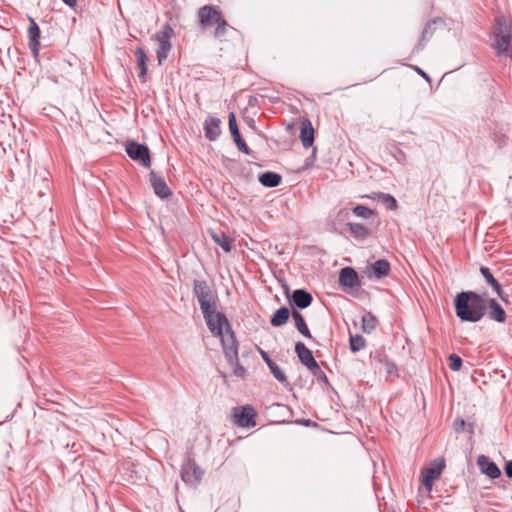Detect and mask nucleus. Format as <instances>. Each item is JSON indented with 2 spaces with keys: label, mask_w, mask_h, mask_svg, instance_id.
Wrapping results in <instances>:
<instances>
[{
  "label": "nucleus",
  "mask_w": 512,
  "mask_h": 512,
  "mask_svg": "<svg viewBox=\"0 0 512 512\" xmlns=\"http://www.w3.org/2000/svg\"><path fill=\"white\" fill-rule=\"evenodd\" d=\"M454 308L462 322L476 323L486 314L487 298L474 291H462L454 298Z\"/></svg>",
  "instance_id": "obj_1"
},
{
  "label": "nucleus",
  "mask_w": 512,
  "mask_h": 512,
  "mask_svg": "<svg viewBox=\"0 0 512 512\" xmlns=\"http://www.w3.org/2000/svg\"><path fill=\"white\" fill-rule=\"evenodd\" d=\"M193 294L198 300L203 315L212 313V309L216 308L217 296L205 280H194Z\"/></svg>",
  "instance_id": "obj_2"
},
{
  "label": "nucleus",
  "mask_w": 512,
  "mask_h": 512,
  "mask_svg": "<svg viewBox=\"0 0 512 512\" xmlns=\"http://www.w3.org/2000/svg\"><path fill=\"white\" fill-rule=\"evenodd\" d=\"M203 471L193 458V452L187 451L181 465V479L188 485L197 486L202 479Z\"/></svg>",
  "instance_id": "obj_3"
},
{
  "label": "nucleus",
  "mask_w": 512,
  "mask_h": 512,
  "mask_svg": "<svg viewBox=\"0 0 512 512\" xmlns=\"http://www.w3.org/2000/svg\"><path fill=\"white\" fill-rule=\"evenodd\" d=\"M173 35L174 30L169 24L164 25L160 31L153 35V39L158 43L156 56L159 65H161L168 58L169 52L172 48L171 38Z\"/></svg>",
  "instance_id": "obj_4"
},
{
  "label": "nucleus",
  "mask_w": 512,
  "mask_h": 512,
  "mask_svg": "<svg viewBox=\"0 0 512 512\" xmlns=\"http://www.w3.org/2000/svg\"><path fill=\"white\" fill-rule=\"evenodd\" d=\"M495 48L498 56L512 58V31L509 27H503L499 19L495 31Z\"/></svg>",
  "instance_id": "obj_5"
},
{
  "label": "nucleus",
  "mask_w": 512,
  "mask_h": 512,
  "mask_svg": "<svg viewBox=\"0 0 512 512\" xmlns=\"http://www.w3.org/2000/svg\"><path fill=\"white\" fill-rule=\"evenodd\" d=\"M222 17V12L218 6L204 5L198 10L199 27L202 30H207L216 25Z\"/></svg>",
  "instance_id": "obj_6"
},
{
  "label": "nucleus",
  "mask_w": 512,
  "mask_h": 512,
  "mask_svg": "<svg viewBox=\"0 0 512 512\" xmlns=\"http://www.w3.org/2000/svg\"><path fill=\"white\" fill-rule=\"evenodd\" d=\"M125 151L132 160L139 162L142 166L146 168L151 166L150 151L147 145L130 141L126 144Z\"/></svg>",
  "instance_id": "obj_7"
},
{
  "label": "nucleus",
  "mask_w": 512,
  "mask_h": 512,
  "mask_svg": "<svg viewBox=\"0 0 512 512\" xmlns=\"http://www.w3.org/2000/svg\"><path fill=\"white\" fill-rule=\"evenodd\" d=\"M203 317L209 330L216 337L222 336L226 329L231 327L227 317L223 313L217 312L216 308L212 309V313L203 315Z\"/></svg>",
  "instance_id": "obj_8"
},
{
  "label": "nucleus",
  "mask_w": 512,
  "mask_h": 512,
  "mask_svg": "<svg viewBox=\"0 0 512 512\" xmlns=\"http://www.w3.org/2000/svg\"><path fill=\"white\" fill-rule=\"evenodd\" d=\"M444 468V459H440L439 461L431 463L429 467H426L421 471V481L427 491L430 492L432 490L434 481L440 477Z\"/></svg>",
  "instance_id": "obj_9"
},
{
  "label": "nucleus",
  "mask_w": 512,
  "mask_h": 512,
  "mask_svg": "<svg viewBox=\"0 0 512 512\" xmlns=\"http://www.w3.org/2000/svg\"><path fill=\"white\" fill-rule=\"evenodd\" d=\"M256 415L255 409L250 405L233 409L234 422L239 427H254L256 425Z\"/></svg>",
  "instance_id": "obj_10"
},
{
  "label": "nucleus",
  "mask_w": 512,
  "mask_h": 512,
  "mask_svg": "<svg viewBox=\"0 0 512 512\" xmlns=\"http://www.w3.org/2000/svg\"><path fill=\"white\" fill-rule=\"evenodd\" d=\"M221 338V344L223 353L227 361H236L238 355V342L231 327H228L226 331L219 336Z\"/></svg>",
  "instance_id": "obj_11"
},
{
  "label": "nucleus",
  "mask_w": 512,
  "mask_h": 512,
  "mask_svg": "<svg viewBox=\"0 0 512 512\" xmlns=\"http://www.w3.org/2000/svg\"><path fill=\"white\" fill-rule=\"evenodd\" d=\"M29 27L27 30L28 46L35 60L38 61L40 51V28L36 21L28 16Z\"/></svg>",
  "instance_id": "obj_12"
},
{
  "label": "nucleus",
  "mask_w": 512,
  "mask_h": 512,
  "mask_svg": "<svg viewBox=\"0 0 512 512\" xmlns=\"http://www.w3.org/2000/svg\"><path fill=\"white\" fill-rule=\"evenodd\" d=\"M339 285L344 289H357L361 282L358 273L352 267H344L339 273Z\"/></svg>",
  "instance_id": "obj_13"
},
{
  "label": "nucleus",
  "mask_w": 512,
  "mask_h": 512,
  "mask_svg": "<svg viewBox=\"0 0 512 512\" xmlns=\"http://www.w3.org/2000/svg\"><path fill=\"white\" fill-rule=\"evenodd\" d=\"M390 271L391 265L389 261L385 259H379L367 266L365 273L369 279L375 278L379 280L388 276Z\"/></svg>",
  "instance_id": "obj_14"
},
{
  "label": "nucleus",
  "mask_w": 512,
  "mask_h": 512,
  "mask_svg": "<svg viewBox=\"0 0 512 512\" xmlns=\"http://www.w3.org/2000/svg\"><path fill=\"white\" fill-rule=\"evenodd\" d=\"M150 184L153 188L154 193L162 198L166 199L172 195V191L167 185L164 177L160 174H158L155 171H151L150 174Z\"/></svg>",
  "instance_id": "obj_15"
},
{
  "label": "nucleus",
  "mask_w": 512,
  "mask_h": 512,
  "mask_svg": "<svg viewBox=\"0 0 512 512\" xmlns=\"http://www.w3.org/2000/svg\"><path fill=\"white\" fill-rule=\"evenodd\" d=\"M205 137L210 141H216L221 133V120L209 115L204 122Z\"/></svg>",
  "instance_id": "obj_16"
},
{
  "label": "nucleus",
  "mask_w": 512,
  "mask_h": 512,
  "mask_svg": "<svg viewBox=\"0 0 512 512\" xmlns=\"http://www.w3.org/2000/svg\"><path fill=\"white\" fill-rule=\"evenodd\" d=\"M477 464L483 474L491 479H496L501 476V471L496 463L489 460L485 455H480L477 459Z\"/></svg>",
  "instance_id": "obj_17"
},
{
  "label": "nucleus",
  "mask_w": 512,
  "mask_h": 512,
  "mask_svg": "<svg viewBox=\"0 0 512 512\" xmlns=\"http://www.w3.org/2000/svg\"><path fill=\"white\" fill-rule=\"evenodd\" d=\"M312 301V295L304 289L294 290L290 298V304L293 307H297L299 309L307 308L308 306L311 305Z\"/></svg>",
  "instance_id": "obj_18"
},
{
  "label": "nucleus",
  "mask_w": 512,
  "mask_h": 512,
  "mask_svg": "<svg viewBox=\"0 0 512 512\" xmlns=\"http://www.w3.org/2000/svg\"><path fill=\"white\" fill-rule=\"evenodd\" d=\"M295 352L301 363L306 366L307 369H310L317 364L312 351L308 349L303 342L299 341L295 344Z\"/></svg>",
  "instance_id": "obj_19"
},
{
  "label": "nucleus",
  "mask_w": 512,
  "mask_h": 512,
  "mask_svg": "<svg viewBox=\"0 0 512 512\" xmlns=\"http://www.w3.org/2000/svg\"><path fill=\"white\" fill-rule=\"evenodd\" d=\"M480 273L485 278L487 284H489L493 288V290L501 298V300L507 301L508 295L503 292L500 283L493 276L490 269L488 267L481 266Z\"/></svg>",
  "instance_id": "obj_20"
},
{
  "label": "nucleus",
  "mask_w": 512,
  "mask_h": 512,
  "mask_svg": "<svg viewBox=\"0 0 512 512\" xmlns=\"http://www.w3.org/2000/svg\"><path fill=\"white\" fill-rule=\"evenodd\" d=\"M487 308H489L488 316L490 319L500 323L506 320V313L496 299H487Z\"/></svg>",
  "instance_id": "obj_21"
},
{
  "label": "nucleus",
  "mask_w": 512,
  "mask_h": 512,
  "mask_svg": "<svg viewBox=\"0 0 512 512\" xmlns=\"http://www.w3.org/2000/svg\"><path fill=\"white\" fill-rule=\"evenodd\" d=\"M300 139L305 148H309L313 145L314 129L308 119L301 123Z\"/></svg>",
  "instance_id": "obj_22"
},
{
  "label": "nucleus",
  "mask_w": 512,
  "mask_h": 512,
  "mask_svg": "<svg viewBox=\"0 0 512 512\" xmlns=\"http://www.w3.org/2000/svg\"><path fill=\"white\" fill-rule=\"evenodd\" d=\"M135 56L137 58V67L139 69L138 77L141 80L142 83L146 82V75H147V61L148 57L145 53V51L137 47L135 50Z\"/></svg>",
  "instance_id": "obj_23"
},
{
  "label": "nucleus",
  "mask_w": 512,
  "mask_h": 512,
  "mask_svg": "<svg viewBox=\"0 0 512 512\" xmlns=\"http://www.w3.org/2000/svg\"><path fill=\"white\" fill-rule=\"evenodd\" d=\"M350 234L359 241L365 240L370 235V229L360 223H347Z\"/></svg>",
  "instance_id": "obj_24"
},
{
  "label": "nucleus",
  "mask_w": 512,
  "mask_h": 512,
  "mask_svg": "<svg viewBox=\"0 0 512 512\" xmlns=\"http://www.w3.org/2000/svg\"><path fill=\"white\" fill-rule=\"evenodd\" d=\"M281 180L282 177L278 173L272 171L264 172L259 176V182L263 186L269 188L277 187L281 183Z\"/></svg>",
  "instance_id": "obj_25"
},
{
  "label": "nucleus",
  "mask_w": 512,
  "mask_h": 512,
  "mask_svg": "<svg viewBox=\"0 0 512 512\" xmlns=\"http://www.w3.org/2000/svg\"><path fill=\"white\" fill-rule=\"evenodd\" d=\"M211 237L216 244H218L225 252H230L232 249V240L223 231H212Z\"/></svg>",
  "instance_id": "obj_26"
},
{
  "label": "nucleus",
  "mask_w": 512,
  "mask_h": 512,
  "mask_svg": "<svg viewBox=\"0 0 512 512\" xmlns=\"http://www.w3.org/2000/svg\"><path fill=\"white\" fill-rule=\"evenodd\" d=\"M292 317L295 321V326L297 328V330L303 335L305 336L306 338L308 339H312L313 341H315L310 333V330L308 329V326L306 325L305 323V320L303 318V315L297 311L296 309H293L292 311Z\"/></svg>",
  "instance_id": "obj_27"
},
{
  "label": "nucleus",
  "mask_w": 512,
  "mask_h": 512,
  "mask_svg": "<svg viewBox=\"0 0 512 512\" xmlns=\"http://www.w3.org/2000/svg\"><path fill=\"white\" fill-rule=\"evenodd\" d=\"M289 315V309L287 307H281L275 311L270 320V323L273 327H280L288 321Z\"/></svg>",
  "instance_id": "obj_28"
},
{
  "label": "nucleus",
  "mask_w": 512,
  "mask_h": 512,
  "mask_svg": "<svg viewBox=\"0 0 512 512\" xmlns=\"http://www.w3.org/2000/svg\"><path fill=\"white\" fill-rule=\"evenodd\" d=\"M361 328L364 333L370 334L378 324V319L371 312H366L361 319Z\"/></svg>",
  "instance_id": "obj_29"
},
{
  "label": "nucleus",
  "mask_w": 512,
  "mask_h": 512,
  "mask_svg": "<svg viewBox=\"0 0 512 512\" xmlns=\"http://www.w3.org/2000/svg\"><path fill=\"white\" fill-rule=\"evenodd\" d=\"M308 370L311 372V374L314 376L316 381L321 385L323 389H327L328 387H330L329 380L325 372L320 368L318 363Z\"/></svg>",
  "instance_id": "obj_30"
},
{
  "label": "nucleus",
  "mask_w": 512,
  "mask_h": 512,
  "mask_svg": "<svg viewBox=\"0 0 512 512\" xmlns=\"http://www.w3.org/2000/svg\"><path fill=\"white\" fill-rule=\"evenodd\" d=\"M349 347L353 353L358 352L366 347V340L360 334L350 335Z\"/></svg>",
  "instance_id": "obj_31"
},
{
  "label": "nucleus",
  "mask_w": 512,
  "mask_h": 512,
  "mask_svg": "<svg viewBox=\"0 0 512 512\" xmlns=\"http://www.w3.org/2000/svg\"><path fill=\"white\" fill-rule=\"evenodd\" d=\"M376 199L390 211L398 207L396 199L388 193H378Z\"/></svg>",
  "instance_id": "obj_32"
},
{
  "label": "nucleus",
  "mask_w": 512,
  "mask_h": 512,
  "mask_svg": "<svg viewBox=\"0 0 512 512\" xmlns=\"http://www.w3.org/2000/svg\"><path fill=\"white\" fill-rule=\"evenodd\" d=\"M215 30L213 32V36L222 41L227 30L229 28H231V26L229 25V23L226 21V19L224 17L221 18V20L215 25Z\"/></svg>",
  "instance_id": "obj_33"
},
{
  "label": "nucleus",
  "mask_w": 512,
  "mask_h": 512,
  "mask_svg": "<svg viewBox=\"0 0 512 512\" xmlns=\"http://www.w3.org/2000/svg\"><path fill=\"white\" fill-rule=\"evenodd\" d=\"M228 125H229V130H230L231 136L233 138V141H235L236 139L242 138L239 128H238V125H237L236 116H235L234 112H230L228 115Z\"/></svg>",
  "instance_id": "obj_34"
},
{
  "label": "nucleus",
  "mask_w": 512,
  "mask_h": 512,
  "mask_svg": "<svg viewBox=\"0 0 512 512\" xmlns=\"http://www.w3.org/2000/svg\"><path fill=\"white\" fill-rule=\"evenodd\" d=\"M431 25L432 23L431 22H428L425 26V28L423 29L422 31V34H421V38L418 42V44L416 45L415 49L417 51H420L422 50L424 47H425V43L428 41V39L431 37L432 35V32H431Z\"/></svg>",
  "instance_id": "obj_35"
},
{
  "label": "nucleus",
  "mask_w": 512,
  "mask_h": 512,
  "mask_svg": "<svg viewBox=\"0 0 512 512\" xmlns=\"http://www.w3.org/2000/svg\"><path fill=\"white\" fill-rule=\"evenodd\" d=\"M274 378L279 381L282 385L287 386L289 383L287 381L286 375L281 371L279 366L274 363L270 367H268Z\"/></svg>",
  "instance_id": "obj_36"
},
{
  "label": "nucleus",
  "mask_w": 512,
  "mask_h": 512,
  "mask_svg": "<svg viewBox=\"0 0 512 512\" xmlns=\"http://www.w3.org/2000/svg\"><path fill=\"white\" fill-rule=\"evenodd\" d=\"M229 365L233 366V374L236 377L243 378L246 375V369L239 363L238 355L236 361H227Z\"/></svg>",
  "instance_id": "obj_37"
},
{
  "label": "nucleus",
  "mask_w": 512,
  "mask_h": 512,
  "mask_svg": "<svg viewBox=\"0 0 512 512\" xmlns=\"http://www.w3.org/2000/svg\"><path fill=\"white\" fill-rule=\"evenodd\" d=\"M353 213L358 217L368 219L371 215L374 214V211L366 206L357 205L353 208Z\"/></svg>",
  "instance_id": "obj_38"
},
{
  "label": "nucleus",
  "mask_w": 512,
  "mask_h": 512,
  "mask_svg": "<svg viewBox=\"0 0 512 512\" xmlns=\"http://www.w3.org/2000/svg\"><path fill=\"white\" fill-rule=\"evenodd\" d=\"M449 368L452 371H459L462 367V359L459 355L453 353L449 355Z\"/></svg>",
  "instance_id": "obj_39"
},
{
  "label": "nucleus",
  "mask_w": 512,
  "mask_h": 512,
  "mask_svg": "<svg viewBox=\"0 0 512 512\" xmlns=\"http://www.w3.org/2000/svg\"><path fill=\"white\" fill-rule=\"evenodd\" d=\"M236 146L238 149L244 153L249 155L251 153L250 148L247 146L246 142L243 140V138L236 139L235 141Z\"/></svg>",
  "instance_id": "obj_40"
},
{
  "label": "nucleus",
  "mask_w": 512,
  "mask_h": 512,
  "mask_svg": "<svg viewBox=\"0 0 512 512\" xmlns=\"http://www.w3.org/2000/svg\"><path fill=\"white\" fill-rule=\"evenodd\" d=\"M453 427H454V431L456 433H461L465 430L466 428V422L464 419L462 418H457L455 421H454V424H453Z\"/></svg>",
  "instance_id": "obj_41"
},
{
  "label": "nucleus",
  "mask_w": 512,
  "mask_h": 512,
  "mask_svg": "<svg viewBox=\"0 0 512 512\" xmlns=\"http://www.w3.org/2000/svg\"><path fill=\"white\" fill-rule=\"evenodd\" d=\"M506 476L512 480V460L507 461L504 466Z\"/></svg>",
  "instance_id": "obj_42"
},
{
  "label": "nucleus",
  "mask_w": 512,
  "mask_h": 512,
  "mask_svg": "<svg viewBox=\"0 0 512 512\" xmlns=\"http://www.w3.org/2000/svg\"><path fill=\"white\" fill-rule=\"evenodd\" d=\"M261 357L264 360V362L267 364L268 367H270L275 362L269 357L268 353L265 351H261Z\"/></svg>",
  "instance_id": "obj_43"
},
{
  "label": "nucleus",
  "mask_w": 512,
  "mask_h": 512,
  "mask_svg": "<svg viewBox=\"0 0 512 512\" xmlns=\"http://www.w3.org/2000/svg\"><path fill=\"white\" fill-rule=\"evenodd\" d=\"M386 368H387V372L390 374L397 371L396 365L391 361L386 362Z\"/></svg>",
  "instance_id": "obj_44"
},
{
  "label": "nucleus",
  "mask_w": 512,
  "mask_h": 512,
  "mask_svg": "<svg viewBox=\"0 0 512 512\" xmlns=\"http://www.w3.org/2000/svg\"><path fill=\"white\" fill-rule=\"evenodd\" d=\"M415 71H416L419 75H421L424 79H426L427 81H430V77H429V75H428L426 72H424L421 68H419V67H417V66H416V67H415Z\"/></svg>",
  "instance_id": "obj_45"
},
{
  "label": "nucleus",
  "mask_w": 512,
  "mask_h": 512,
  "mask_svg": "<svg viewBox=\"0 0 512 512\" xmlns=\"http://www.w3.org/2000/svg\"><path fill=\"white\" fill-rule=\"evenodd\" d=\"M67 6L74 7L77 3V0H62Z\"/></svg>",
  "instance_id": "obj_46"
},
{
  "label": "nucleus",
  "mask_w": 512,
  "mask_h": 512,
  "mask_svg": "<svg viewBox=\"0 0 512 512\" xmlns=\"http://www.w3.org/2000/svg\"><path fill=\"white\" fill-rule=\"evenodd\" d=\"M465 430H466L467 432H469L470 434H472V433L474 432V425H473L472 423H468V424L466 423V428H465Z\"/></svg>",
  "instance_id": "obj_47"
}]
</instances>
